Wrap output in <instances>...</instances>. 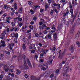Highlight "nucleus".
I'll use <instances>...</instances> for the list:
<instances>
[{
  "label": "nucleus",
  "mask_w": 80,
  "mask_h": 80,
  "mask_svg": "<svg viewBox=\"0 0 80 80\" xmlns=\"http://www.w3.org/2000/svg\"><path fill=\"white\" fill-rule=\"evenodd\" d=\"M69 8L71 9L70 10V12L71 13V15L72 17H73L74 16V15H73V9H72L73 7L72 6V4L71 2L69 3Z\"/></svg>",
  "instance_id": "nucleus-1"
},
{
  "label": "nucleus",
  "mask_w": 80,
  "mask_h": 80,
  "mask_svg": "<svg viewBox=\"0 0 80 80\" xmlns=\"http://www.w3.org/2000/svg\"><path fill=\"white\" fill-rule=\"evenodd\" d=\"M12 19V18L10 17H8L6 18V22L8 23H10V20Z\"/></svg>",
  "instance_id": "nucleus-2"
},
{
  "label": "nucleus",
  "mask_w": 80,
  "mask_h": 80,
  "mask_svg": "<svg viewBox=\"0 0 80 80\" xmlns=\"http://www.w3.org/2000/svg\"><path fill=\"white\" fill-rule=\"evenodd\" d=\"M8 45L9 46V48H10V50H12V48H13V46H14V43H12L10 44H8Z\"/></svg>",
  "instance_id": "nucleus-3"
},
{
  "label": "nucleus",
  "mask_w": 80,
  "mask_h": 80,
  "mask_svg": "<svg viewBox=\"0 0 80 80\" xmlns=\"http://www.w3.org/2000/svg\"><path fill=\"white\" fill-rule=\"evenodd\" d=\"M73 17H74V18H73V19H71L69 21L71 25H72V24H73V22H74V21H75V19L76 16L74 15Z\"/></svg>",
  "instance_id": "nucleus-4"
},
{
  "label": "nucleus",
  "mask_w": 80,
  "mask_h": 80,
  "mask_svg": "<svg viewBox=\"0 0 80 80\" xmlns=\"http://www.w3.org/2000/svg\"><path fill=\"white\" fill-rule=\"evenodd\" d=\"M52 30H51V33H53L55 32V30H56V28H55V26H52Z\"/></svg>",
  "instance_id": "nucleus-5"
},
{
  "label": "nucleus",
  "mask_w": 80,
  "mask_h": 80,
  "mask_svg": "<svg viewBox=\"0 0 80 80\" xmlns=\"http://www.w3.org/2000/svg\"><path fill=\"white\" fill-rule=\"evenodd\" d=\"M67 52V50L66 49H64L63 52L61 53V59H62L63 58V57L65 55V53Z\"/></svg>",
  "instance_id": "nucleus-6"
},
{
  "label": "nucleus",
  "mask_w": 80,
  "mask_h": 80,
  "mask_svg": "<svg viewBox=\"0 0 80 80\" xmlns=\"http://www.w3.org/2000/svg\"><path fill=\"white\" fill-rule=\"evenodd\" d=\"M49 38L50 40H52V36L51 35H50V34H48L47 35H46L45 37V39H47V38Z\"/></svg>",
  "instance_id": "nucleus-7"
},
{
  "label": "nucleus",
  "mask_w": 80,
  "mask_h": 80,
  "mask_svg": "<svg viewBox=\"0 0 80 80\" xmlns=\"http://www.w3.org/2000/svg\"><path fill=\"white\" fill-rule=\"evenodd\" d=\"M35 47V44H32L30 46H29L30 49H32L33 48H34Z\"/></svg>",
  "instance_id": "nucleus-8"
},
{
  "label": "nucleus",
  "mask_w": 80,
  "mask_h": 80,
  "mask_svg": "<svg viewBox=\"0 0 80 80\" xmlns=\"http://www.w3.org/2000/svg\"><path fill=\"white\" fill-rule=\"evenodd\" d=\"M27 62L28 64V66L31 68H32V65L30 63V62L28 59H27Z\"/></svg>",
  "instance_id": "nucleus-9"
},
{
  "label": "nucleus",
  "mask_w": 80,
  "mask_h": 80,
  "mask_svg": "<svg viewBox=\"0 0 80 80\" xmlns=\"http://www.w3.org/2000/svg\"><path fill=\"white\" fill-rule=\"evenodd\" d=\"M16 70L17 71L16 74H17V75H20V74L22 73V71L19 69H16Z\"/></svg>",
  "instance_id": "nucleus-10"
},
{
  "label": "nucleus",
  "mask_w": 80,
  "mask_h": 80,
  "mask_svg": "<svg viewBox=\"0 0 80 80\" xmlns=\"http://www.w3.org/2000/svg\"><path fill=\"white\" fill-rule=\"evenodd\" d=\"M80 18H78V19L77 20V21H75L74 23V24L76 25V24H80Z\"/></svg>",
  "instance_id": "nucleus-11"
},
{
  "label": "nucleus",
  "mask_w": 80,
  "mask_h": 80,
  "mask_svg": "<svg viewBox=\"0 0 80 80\" xmlns=\"http://www.w3.org/2000/svg\"><path fill=\"white\" fill-rule=\"evenodd\" d=\"M69 67L68 66H64V69L65 70V71L66 72H67L69 70Z\"/></svg>",
  "instance_id": "nucleus-12"
},
{
  "label": "nucleus",
  "mask_w": 80,
  "mask_h": 80,
  "mask_svg": "<svg viewBox=\"0 0 80 80\" xmlns=\"http://www.w3.org/2000/svg\"><path fill=\"white\" fill-rule=\"evenodd\" d=\"M31 78L32 80H40V79H37L35 76H31Z\"/></svg>",
  "instance_id": "nucleus-13"
},
{
  "label": "nucleus",
  "mask_w": 80,
  "mask_h": 80,
  "mask_svg": "<svg viewBox=\"0 0 80 80\" xmlns=\"http://www.w3.org/2000/svg\"><path fill=\"white\" fill-rule=\"evenodd\" d=\"M73 31H74V27H72L71 28V30H70V32L71 34H72L73 33Z\"/></svg>",
  "instance_id": "nucleus-14"
},
{
  "label": "nucleus",
  "mask_w": 80,
  "mask_h": 80,
  "mask_svg": "<svg viewBox=\"0 0 80 80\" xmlns=\"http://www.w3.org/2000/svg\"><path fill=\"white\" fill-rule=\"evenodd\" d=\"M23 11V8L22 7L20 8L18 10V13H22Z\"/></svg>",
  "instance_id": "nucleus-15"
},
{
  "label": "nucleus",
  "mask_w": 80,
  "mask_h": 80,
  "mask_svg": "<svg viewBox=\"0 0 80 80\" xmlns=\"http://www.w3.org/2000/svg\"><path fill=\"white\" fill-rule=\"evenodd\" d=\"M3 26L5 27V28H6V27H8V24L6 22H3Z\"/></svg>",
  "instance_id": "nucleus-16"
},
{
  "label": "nucleus",
  "mask_w": 80,
  "mask_h": 80,
  "mask_svg": "<svg viewBox=\"0 0 80 80\" xmlns=\"http://www.w3.org/2000/svg\"><path fill=\"white\" fill-rule=\"evenodd\" d=\"M3 8H4V9H7V10H9V9H10V8L7 6V5H5L4 6Z\"/></svg>",
  "instance_id": "nucleus-17"
},
{
  "label": "nucleus",
  "mask_w": 80,
  "mask_h": 80,
  "mask_svg": "<svg viewBox=\"0 0 80 80\" xmlns=\"http://www.w3.org/2000/svg\"><path fill=\"white\" fill-rule=\"evenodd\" d=\"M75 50V47L73 46H71L70 48V50Z\"/></svg>",
  "instance_id": "nucleus-18"
},
{
  "label": "nucleus",
  "mask_w": 80,
  "mask_h": 80,
  "mask_svg": "<svg viewBox=\"0 0 80 80\" xmlns=\"http://www.w3.org/2000/svg\"><path fill=\"white\" fill-rule=\"evenodd\" d=\"M19 29V28H17V27H14V30L15 32H17V31Z\"/></svg>",
  "instance_id": "nucleus-19"
},
{
  "label": "nucleus",
  "mask_w": 80,
  "mask_h": 80,
  "mask_svg": "<svg viewBox=\"0 0 80 80\" xmlns=\"http://www.w3.org/2000/svg\"><path fill=\"white\" fill-rule=\"evenodd\" d=\"M43 65L44 67H46V68H48V64L47 63L44 64Z\"/></svg>",
  "instance_id": "nucleus-20"
},
{
  "label": "nucleus",
  "mask_w": 80,
  "mask_h": 80,
  "mask_svg": "<svg viewBox=\"0 0 80 80\" xmlns=\"http://www.w3.org/2000/svg\"><path fill=\"white\" fill-rule=\"evenodd\" d=\"M7 33V31H4L2 34V36H4L5 37L6 33Z\"/></svg>",
  "instance_id": "nucleus-21"
},
{
  "label": "nucleus",
  "mask_w": 80,
  "mask_h": 80,
  "mask_svg": "<svg viewBox=\"0 0 80 80\" xmlns=\"http://www.w3.org/2000/svg\"><path fill=\"white\" fill-rule=\"evenodd\" d=\"M48 73L47 72H45V73H43V75L44 77H47V75H48Z\"/></svg>",
  "instance_id": "nucleus-22"
},
{
  "label": "nucleus",
  "mask_w": 80,
  "mask_h": 80,
  "mask_svg": "<svg viewBox=\"0 0 80 80\" xmlns=\"http://www.w3.org/2000/svg\"><path fill=\"white\" fill-rule=\"evenodd\" d=\"M14 8L15 9V10H17V4L16 3H14Z\"/></svg>",
  "instance_id": "nucleus-23"
},
{
  "label": "nucleus",
  "mask_w": 80,
  "mask_h": 80,
  "mask_svg": "<svg viewBox=\"0 0 80 80\" xmlns=\"http://www.w3.org/2000/svg\"><path fill=\"white\" fill-rule=\"evenodd\" d=\"M56 7H58V9H60V4L58 3L57 4Z\"/></svg>",
  "instance_id": "nucleus-24"
},
{
  "label": "nucleus",
  "mask_w": 80,
  "mask_h": 80,
  "mask_svg": "<svg viewBox=\"0 0 80 80\" xmlns=\"http://www.w3.org/2000/svg\"><path fill=\"white\" fill-rule=\"evenodd\" d=\"M24 68H23V69H28V66H27V65L24 66Z\"/></svg>",
  "instance_id": "nucleus-25"
},
{
  "label": "nucleus",
  "mask_w": 80,
  "mask_h": 80,
  "mask_svg": "<svg viewBox=\"0 0 80 80\" xmlns=\"http://www.w3.org/2000/svg\"><path fill=\"white\" fill-rule=\"evenodd\" d=\"M78 34H79V33H77L76 35L75 38L76 39H78L79 37H80Z\"/></svg>",
  "instance_id": "nucleus-26"
},
{
  "label": "nucleus",
  "mask_w": 80,
  "mask_h": 80,
  "mask_svg": "<svg viewBox=\"0 0 80 80\" xmlns=\"http://www.w3.org/2000/svg\"><path fill=\"white\" fill-rule=\"evenodd\" d=\"M30 12L31 13V14H32V15H33V14H34V13H35L34 11L32 9L30 10Z\"/></svg>",
  "instance_id": "nucleus-27"
},
{
  "label": "nucleus",
  "mask_w": 80,
  "mask_h": 80,
  "mask_svg": "<svg viewBox=\"0 0 80 80\" xmlns=\"http://www.w3.org/2000/svg\"><path fill=\"white\" fill-rule=\"evenodd\" d=\"M50 50H52L53 52H55V50H56V48L55 47H53L52 49L50 48Z\"/></svg>",
  "instance_id": "nucleus-28"
},
{
  "label": "nucleus",
  "mask_w": 80,
  "mask_h": 80,
  "mask_svg": "<svg viewBox=\"0 0 80 80\" xmlns=\"http://www.w3.org/2000/svg\"><path fill=\"white\" fill-rule=\"evenodd\" d=\"M18 26L19 27H22V23L20 22V23H18Z\"/></svg>",
  "instance_id": "nucleus-29"
},
{
  "label": "nucleus",
  "mask_w": 80,
  "mask_h": 80,
  "mask_svg": "<svg viewBox=\"0 0 80 80\" xmlns=\"http://www.w3.org/2000/svg\"><path fill=\"white\" fill-rule=\"evenodd\" d=\"M41 49H42V48H40V46H38V50L39 52H41V51H42L41 50Z\"/></svg>",
  "instance_id": "nucleus-30"
},
{
  "label": "nucleus",
  "mask_w": 80,
  "mask_h": 80,
  "mask_svg": "<svg viewBox=\"0 0 80 80\" xmlns=\"http://www.w3.org/2000/svg\"><path fill=\"white\" fill-rule=\"evenodd\" d=\"M60 52H61V50H60V51L59 52V55L58 57V58H61V53H60Z\"/></svg>",
  "instance_id": "nucleus-31"
},
{
  "label": "nucleus",
  "mask_w": 80,
  "mask_h": 80,
  "mask_svg": "<svg viewBox=\"0 0 80 80\" xmlns=\"http://www.w3.org/2000/svg\"><path fill=\"white\" fill-rule=\"evenodd\" d=\"M22 48L23 50H25L26 48V47L25 46V44H23L22 45Z\"/></svg>",
  "instance_id": "nucleus-32"
},
{
  "label": "nucleus",
  "mask_w": 80,
  "mask_h": 80,
  "mask_svg": "<svg viewBox=\"0 0 80 80\" xmlns=\"http://www.w3.org/2000/svg\"><path fill=\"white\" fill-rule=\"evenodd\" d=\"M11 36L12 37H15V34L14 32L12 33L11 34Z\"/></svg>",
  "instance_id": "nucleus-33"
},
{
  "label": "nucleus",
  "mask_w": 80,
  "mask_h": 80,
  "mask_svg": "<svg viewBox=\"0 0 80 80\" xmlns=\"http://www.w3.org/2000/svg\"><path fill=\"white\" fill-rule=\"evenodd\" d=\"M5 52H6V54L8 55H10V53L8 51H5Z\"/></svg>",
  "instance_id": "nucleus-34"
},
{
  "label": "nucleus",
  "mask_w": 80,
  "mask_h": 80,
  "mask_svg": "<svg viewBox=\"0 0 80 80\" xmlns=\"http://www.w3.org/2000/svg\"><path fill=\"white\" fill-rule=\"evenodd\" d=\"M3 78V75H0V80H2Z\"/></svg>",
  "instance_id": "nucleus-35"
},
{
  "label": "nucleus",
  "mask_w": 80,
  "mask_h": 80,
  "mask_svg": "<svg viewBox=\"0 0 80 80\" xmlns=\"http://www.w3.org/2000/svg\"><path fill=\"white\" fill-rule=\"evenodd\" d=\"M42 26L43 29L44 28H47V25L46 24H43Z\"/></svg>",
  "instance_id": "nucleus-36"
},
{
  "label": "nucleus",
  "mask_w": 80,
  "mask_h": 80,
  "mask_svg": "<svg viewBox=\"0 0 80 80\" xmlns=\"http://www.w3.org/2000/svg\"><path fill=\"white\" fill-rule=\"evenodd\" d=\"M4 38H5V36H2V37H1V38L2 39V40H1V41H2L3 42H5L4 41V40H3V39H4Z\"/></svg>",
  "instance_id": "nucleus-37"
},
{
  "label": "nucleus",
  "mask_w": 80,
  "mask_h": 80,
  "mask_svg": "<svg viewBox=\"0 0 80 80\" xmlns=\"http://www.w3.org/2000/svg\"><path fill=\"white\" fill-rule=\"evenodd\" d=\"M35 52V50L34 49H32L31 50V53H34Z\"/></svg>",
  "instance_id": "nucleus-38"
},
{
  "label": "nucleus",
  "mask_w": 80,
  "mask_h": 80,
  "mask_svg": "<svg viewBox=\"0 0 80 80\" xmlns=\"http://www.w3.org/2000/svg\"><path fill=\"white\" fill-rule=\"evenodd\" d=\"M11 25L12 27H15V24L13 22H11Z\"/></svg>",
  "instance_id": "nucleus-39"
},
{
  "label": "nucleus",
  "mask_w": 80,
  "mask_h": 80,
  "mask_svg": "<svg viewBox=\"0 0 80 80\" xmlns=\"http://www.w3.org/2000/svg\"><path fill=\"white\" fill-rule=\"evenodd\" d=\"M45 10L42 8H41L40 10V12L41 13H43V12H44Z\"/></svg>",
  "instance_id": "nucleus-40"
},
{
  "label": "nucleus",
  "mask_w": 80,
  "mask_h": 80,
  "mask_svg": "<svg viewBox=\"0 0 80 80\" xmlns=\"http://www.w3.org/2000/svg\"><path fill=\"white\" fill-rule=\"evenodd\" d=\"M58 27H59L60 28H62V24H60L58 25Z\"/></svg>",
  "instance_id": "nucleus-41"
},
{
  "label": "nucleus",
  "mask_w": 80,
  "mask_h": 80,
  "mask_svg": "<svg viewBox=\"0 0 80 80\" xmlns=\"http://www.w3.org/2000/svg\"><path fill=\"white\" fill-rule=\"evenodd\" d=\"M57 29H58V31H61V30H62V28H59V27H58L57 28Z\"/></svg>",
  "instance_id": "nucleus-42"
},
{
  "label": "nucleus",
  "mask_w": 80,
  "mask_h": 80,
  "mask_svg": "<svg viewBox=\"0 0 80 80\" xmlns=\"http://www.w3.org/2000/svg\"><path fill=\"white\" fill-rule=\"evenodd\" d=\"M29 28H30V29H31V30H32L34 28L33 27V26L31 25L29 26Z\"/></svg>",
  "instance_id": "nucleus-43"
},
{
  "label": "nucleus",
  "mask_w": 80,
  "mask_h": 80,
  "mask_svg": "<svg viewBox=\"0 0 80 80\" xmlns=\"http://www.w3.org/2000/svg\"><path fill=\"white\" fill-rule=\"evenodd\" d=\"M76 44L78 45V47H80V43L78 41H77L76 42Z\"/></svg>",
  "instance_id": "nucleus-44"
},
{
  "label": "nucleus",
  "mask_w": 80,
  "mask_h": 80,
  "mask_svg": "<svg viewBox=\"0 0 80 80\" xmlns=\"http://www.w3.org/2000/svg\"><path fill=\"white\" fill-rule=\"evenodd\" d=\"M42 53H43L44 54H46V52H45V50H43V49H42Z\"/></svg>",
  "instance_id": "nucleus-45"
},
{
  "label": "nucleus",
  "mask_w": 80,
  "mask_h": 80,
  "mask_svg": "<svg viewBox=\"0 0 80 80\" xmlns=\"http://www.w3.org/2000/svg\"><path fill=\"white\" fill-rule=\"evenodd\" d=\"M53 38H57V33H55L54 34H53Z\"/></svg>",
  "instance_id": "nucleus-46"
},
{
  "label": "nucleus",
  "mask_w": 80,
  "mask_h": 80,
  "mask_svg": "<svg viewBox=\"0 0 80 80\" xmlns=\"http://www.w3.org/2000/svg\"><path fill=\"white\" fill-rule=\"evenodd\" d=\"M8 68V67H7V65H5V66H4V69H6L7 68Z\"/></svg>",
  "instance_id": "nucleus-47"
},
{
  "label": "nucleus",
  "mask_w": 80,
  "mask_h": 80,
  "mask_svg": "<svg viewBox=\"0 0 80 80\" xmlns=\"http://www.w3.org/2000/svg\"><path fill=\"white\" fill-rule=\"evenodd\" d=\"M25 38L24 37H23L22 38V41H24V42H26V41L25 40Z\"/></svg>",
  "instance_id": "nucleus-48"
},
{
  "label": "nucleus",
  "mask_w": 80,
  "mask_h": 80,
  "mask_svg": "<svg viewBox=\"0 0 80 80\" xmlns=\"http://www.w3.org/2000/svg\"><path fill=\"white\" fill-rule=\"evenodd\" d=\"M27 62H26V60H24V66L25 65H27Z\"/></svg>",
  "instance_id": "nucleus-49"
},
{
  "label": "nucleus",
  "mask_w": 80,
  "mask_h": 80,
  "mask_svg": "<svg viewBox=\"0 0 80 80\" xmlns=\"http://www.w3.org/2000/svg\"><path fill=\"white\" fill-rule=\"evenodd\" d=\"M3 13H4V11H3V10H1V11L0 12V15Z\"/></svg>",
  "instance_id": "nucleus-50"
},
{
  "label": "nucleus",
  "mask_w": 80,
  "mask_h": 80,
  "mask_svg": "<svg viewBox=\"0 0 80 80\" xmlns=\"http://www.w3.org/2000/svg\"><path fill=\"white\" fill-rule=\"evenodd\" d=\"M41 69L42 70H46V68L44 67H42Z\"/></svg>",
  "instance_id": "nucleus-51"
},
{
  "label": "nucleus",
  "mask_w": 80,
  "mask_h": 80,
  "mask_svg": "<svg viewBox=\"0 0 80 80\" xmlns=\"http://www.w3.org/2000/svg\"><path fill=\"white\" fill-rule=\"evenodd\" d=\"M22 58L24 59V60H25V59H26V56L25 55H23L22 56Z\"/></svg>",
  "instance_id": "nucleus-52"
},
{
  "label": "nucleus",
  "mask_w": 80,
  "mask_h": 80,
  "mask_svg": "<svg viewBox=\"0 0 80 80\" xmlns=\"http://www.w3.org/2000/svg\"><path fill=\"white\" fill-rule=\"evenodd\" d=\"M52 62H53V59H52L49 62V65H52Z\"/></svg>",
  "instance_id": "nucleus-53"
},
{
  "label": "nucleus",
  "mask_w": 80,
  "mask_h": 80,
  "mask_svg": "<svg viewBox=\"0 0 80 80\" xmlns=\"http://www.w3.org/2000/svg\"><path fill=\"white\" fill-rule=\"evenodd\" d=\"M24 77L26 78H28V75L27 74H25Z\"/></svg>",
  "instance_id": "nucleus-54"
},
{
  "label": "nucleus",
  "mask_w": 80,
  "mask_h": 80,
  "mask_svg": "<svg viewBox=\"0 0 80 80\" xmlns=\"http://www.w3.org/2000/svg\"><path fill=\"white\" fill-rule=\"evenodd\" d=\"M70 13V11L68 10H67V12H66V15H68V13Z\"/></svg>",
  "instance_id": "nucleus-55"
},
{
  "label": "nucleus",
  "mask_w": 80,
  "mask_h": 80,
  "mask_svg": "<svg viewBox=\"0 0 80 80\" xmlns=\"http://www.w3.org/2000/svg\"><path fill=\"white\" fill-rule=\"evenodd\" d=\"M58 18V14H57L55 15L54 16V18Z\"/></svg>",
  "instance_id": "nucleus-56"
},
{
  "label": "nucleus",
  "mask_w": 80,
  "mask_h": 80,
  "mask_svg": "<svg viewBox=\"0 0 80 80\" xmlns=\"http://www.w3.org/2000/svg\"><path fill=\"white\" fill-rule=\"evenodd\" d=\"M5 72H8V70H9V68H7V69H4Z\"/></svg>",
  "instance_id": "nucleus-57"
},
{
  "label": "nucleus",
  "mask_w": 80,
  "mask_h": 80,
  "mask_svg": "<svg viewBox=\"0 0 80 80\" xmlns=\"http://www.w3.org/2000/svg\"><path fill=\"white\" fill-rule=\"evenodd\" d=\"M38 45H39V46H40V47H42V45H43V44L40 42V43H39Z\"/></svg>",
  "instance_id": "nucleus-58"
},
{
  "label": "nucleus",
  "mask_w": 80,
  "mask_h": 80,
  "mask_svg": "<svg viewBox=\"0 0 80 80\" xmlns=\"http://www.w3.org/2000/svg\"><path fill=\"white\" fill-rule=\"evenodd\" d=\"M44 34H47V33H48V31H47V30H44Z\"/></svg>",
  "instance_id": "nucleus-59"
},
{
  "label": "nucleus",
  "mask_w": 80,
  "mask_h": 80,
  "mask_svg": "<svg viewBox=\"0 0 80 80\" xmlns=\"http://www.w3.org/2000/svg\"><path fill=\"white\" fill-rule=\"evenodd\" d=\"M35 35L36 37H39V34L38 33H36Z\"/></svg>",
  "instance_id": "nucleus-60"
},
{
  "label": "nucleus",
  "mask_w": 80,
  "mask_h": 80,
  "mask_svg": "<svg viewBox=\"0 0 80 80\" xmlns=\"http://www.w3.org/2000/svg\"><path fill=\"white\" fill-rule=\"evenodd\" d=\"M51 15H53V10H51L50 12Z\"/></svg>",
  "instance_id": "nucleus-61"
},
{
  "label": "nucleus",
  "mask_w": 80,
  "mask_h": 80,
  "mask_svg": "<svg viewBox=\"0 0 80 80\" xmlns=\"http://www.w3.org/2000/svg\"><path fill=\"white\" fill-rule=\"evenodd\" d=\"M2 16H3L4 17H7V13L3 14Z\"/></svg>",
  "instance_id": "nucleus-62"
},
{
  "label": "nucleus",
  "mask_w": 80,
  "mask_h": 80,
  "mask_svg": "<svg viewBox=\"0 0 80 80\" xmlns=\"http://www.w3.org/2000/svg\"><path fill=\"white\" fill-rule=\"evenodd\" d=\"M31 25H33L34 24V21H32L30 22Z\"/></svg>",
  "instance_id": "nucleus-63"
},
{
  "label": "nucleus",
  "mask_w": 80,
  "mask_h": 80,
  "mask_svg": "<svg viewBox=\"0 0 80 80\" xmlns=\"http://www.w3.org/2000/svg\"><path fill=\"white\" fill-rule=\"evenodd\" d=\"M30 32H31V30H28L27 31L26 33H30Z\"/></svg>",
  "instance_id": "nucleus-64"
}]
</instances>
